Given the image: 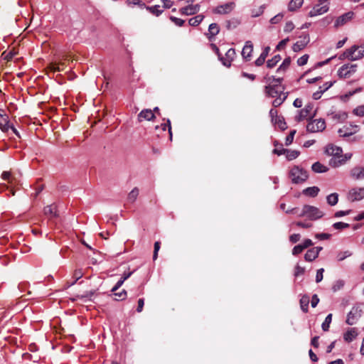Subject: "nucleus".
Returning <instances> with one entry per match:
<instances>
[{
	"mask_svg": "<svg viewBox=\"0 0 364 364\" xmlns=\"http://www.w3.org/2000/svg\"><path fill=\"white\" fill-rule=\"evenodd\" d=\"M289 178L292 183H300L305 181L308 178L307 172L299 166H294L289 171Z\"/></svg>",
	"mask_w": 364,
	"mask_h": 364,
	"instance_id": "obj_3",
	"label": "nucleus"
},
{
	"mask_svg": "<svg viewBox=\"0 0 364 364\" xmlns=\"http://www.w3.org/2000/svg\"><path fill=\"white\" fill-rule=\"evenodd\" d=\"M286 212L287 213H298L299 217H306L311 220H316L324 215V213L319 208L309 205H304L299 213L295 208L290 210H287Z\"/></svg>",
	"mask_w": 364,
	"mask_h": 364,
	"instance_id": "obj_1",
	"label": "nucleus"
},
{
	"mask_svg": "<svg viewBox=\"0 0 364 364\" xmlns=\"http://www.w3.org/2000/svg\"><path fill=\"white\" fill-rule=\"evenodd\" d=\"M272 122L275 124H277L279 128L282 130H284L287 128V124L284 122V119L282 116H279L277 119H274V121Z\"/></svg>",
	"mask_w": 364,
	"mask_h": 364,
	"instance_id": "obj_38",
	"label": "nucleus"
},
{
	"mask_svg": "<svg viewBox=\"0 0 364 364\" xmlns=\"http://www.w3.org/2000/svg\"><path fill=\"white\" fill-rule=\"evenodd\" d=\"M358 336L355 328H353L348 330L343 336L346 341L350 342Z\"/></svg>",
	"mask_w": 364,
	"mask_h": 364,
	"instance_id": "obj_25",
	"label": "nucleus"
},
{
	"mask_svg": "<svg viewBox=\"0 0 364 364\" xmlns=\"http://www.w3.org/2000/svg\"><path fill=\"white\" fill-rule=\"evenodd\" d=\"M350 226L348 223H343V222H337L333 224V227L334 229L341 230L345 228H347Z\"/></svg>",
	"mask_w": 364,
	"mask_h": 364,
	"instance_id": "obj_47",
	"label": "nucleus"
},
{
	"mask_svg": "<svg viewBox=\"0 0 364 364\" xmlns=\"http://www.w3.org/2000/svg\"><path fill=\"white\" fill-rule=\"evenodd\" d=\"M283 17H284L283 14L279 13L270 19V23L272 24L278 23L279 22H280L282 20Z\"/></svg>",
	"mask_w": 364,
	"mask_h": 364,
	"instance_id": "obj_50",
	"label": "nucleus"
},
{
	"mask_svg": "<svg viewBox=\"0 0 364 364\" xmlns=\"http://www.w3.org/2000/svg\"><path fill=\"white\" fill-rule=\"evenodd\" d=\"M112 293H113V295L115 296V299L117 301H123L127 296V293L124 289H123L122 291L118 292V293L116 291L112 292Z\"/></svg>",
	"mask_w": 364,
	"mask_h": 364,
	"instance_id": "obj_44",
	"label": "nucleus"
},
{
	"mask_svg": "<svg viewBox=\"0 0 364 364\" xmlns=\"http://www.w3.org/2000/svg\"><path fill=\"white\" fill-rule=\"evenodd\" d=\"M155 118L153 111L150 109H145L141 110L138 114V121L142 122L143 120H152Z\"/></svg>",
	"mask_w": 364,
	"mask_h": 364,
	"instance_id": "obj_17",
	"label": "nucleus"
},
{
	"mask_svg": "<svg viewBox=\"0 0 364 364\" xmlns=\"http://www.w3.org/2000/svg\"><path fill=\"white\" fill-rule=\"evenodd\" d=\"M353 14H354L353 12L350 11V12L346 13V14L340 16L336 20L334 26L338 28L339 26H341L346 24L347 22H348L350 20L352 19Z\"/></svg>",
	"mask_w": 364,
	"mask_h": 364,
	"instance_id": "obj_15",
	"label": "nucleus"
},
{
	"mask_svg": "<svg viewBox=\"0 0 364 364\" xmlns=\"http://www.w3.org/2000/svg\"><path fill=\"white\" fill-rule=\"evenodd\" d=\"M352 156V154H346L344 156L342 155V156L338 157V161H336V159L333 161V159L331 160V164H333L334 166H340L343 164H344L346 161H347L348 159H350Z\"/></svg>",
	"mask_w": 364,
	"mask_h": 364,
	"instance_id": "obj_24",
	"label": "nucleus"
},
{
	"mask_svg": "<svg viewBox=\"0 0 364 364\" xmlns=\"http://www.w3.org/2000/svg\"><path fill=\"white\" fill-rule=\"evenodd\" d=\"M331 115L333 119L338 122H343L347 118V114L345 112H332Z\"/></svg>",
	"mask_w": 364,
	"mask_h": 364,
	"instance_id": "obj_40",
	"label": "nucleus"
},
{
	"mask_svg": "<svg viewBox=\"0 0 364 364\" xmlns=\"http://www.w3.org/2000/svg\"><path fill=\"white\" fill-rule=\"evenodd\" d=\"M313 109L314 105L312 104L309 103L306 105L302 109L297 111V114L294 117L295 121L299 122L304 119L313 117L315 115Z\"/></svg>",
	"mask_w": 364,
	"mask_h": 364,
	"instance_id": "obj_4",
	"label": "nucleus"
},
{
	"mask_svg": "<svg viewBox=\"0 0 364 364\" xmlns=\"http://www.w3.org/2000/svg\"><path fill=\"white\" fill-rule=\"evenodd\" d=\"M139 190L138 188L135 187L128 194V196H127V200L129 202V203H134L136 201L138 196H139Z\"/></svg>",
	"mask_w": 364,
	"mask_h": 364,
	"instance_id": "obj_30",
	"label": "nucleus"
},
{
	"mask_svg": "<svg viewBox=\"0 0 364 364\" xmlns=\"http://www.w3.org/2000/svg\"><path fill=\"white\" fill-rule=\"evenodd\" d=\"M327 203L329 205L333 206L338 203V194L336 193H331L326 197Z\"/></svg>",
	"mask_w": 364,
	"mask_h": 364,
	"instance_id": "obj_31",
	"label": "nucleus"
},
{
	"mask_svg": "<svg viewBox=\"0 0 364 364\" xmlns=\"http://www.w3.org/2000/svg\"><path fill=\"white\" fill-rule=\"evenodd\" d=\"M240 21L237 18H232L225 21V26L228 30H232L235 28L239 24Z\"/></svg>",
	"mask_w": 364,
	"mask_h": 364,
	"instance_id": "obj_32",
	"label": "nucleus"
},
{
	"mask_svg": "<svg viewBox=\"0 0 364 364\" xmlns=\"http://www.w3.org/2000/svg\"><path fill=\"white\" fill-rule=\"evenodd\" d=\"M312 170L316 173H324L328 168L319 162L314 163L311 166Z\"/></svg>",
	"mask_w": 364,
	"mask_h": 364,
	"instance_id": "obj_34",
	"label": "nucleus"
},
{
	"mask_svg": "<svg viewBox=\"0 0 364 364\" xmlns=\"http://www.w3.org/2000/svg\"><path fill=\"white\" fill-rule=\"evenodd\" d=\"M318 302H319L318 296H317V294H314L312 296V299H311V306L313 308H315L317 306V304H318Z\"/></svg>",
	"mask_w": 364,
	"mask_h": 364,
	"instance_id": "obj_64",
	"label": "nucleus"
},
{
	"mask_svg": "<svg viewBox=\"0 0 364 364\" xmlns=\"http://www.w3.org/2000/svg\"><path fill=\"white\" fill-rule=\"evenodd\" d=\"M309 297L307 295H304L300 299V306L301 310L304 313H307L309 310Z\"/></svg>",
	"mask_w": 364,
	"mask_h": 364,
	"instance_id": "obj_29",
	"label": "nucleus"
},
{
	"mask_svg": "<svg viewBox=\"0 0 364 364\" xmlns=\"http://www.w3.org/2000/svg\"><path fill=\"white\" fill-rule=\"evenodd\" d=\"M318 257L317 251L313 248L309 250L304 255V259L307 262H312Z\"/></svg>",
	"mask_w": 364,
	"mask_h": 364,
	"instance_id": "obj_27",
	"label": "nucleus"
},
{
	"mask_svg": "<svg viewBox=\"0 0 364 364\" xmlns=\"http://www.w3.org/2000/svg\"><path fill=\"white\" fill-rule=\"evenodd\" d=\"M9 129L10 125L9 124L8 118L1 117L0 118V129L4 132H6Z\"/></svg>",
	"mask_w": 364,
	"mask_h": 364,
	"instance_id": "obj_33",
	"label": "nucleus"
},
{
	"mask_svg": "<svg viewBox=\"0 0 364 364\" xmlns=\"http://www.w3.org/2000/svg\"><path fill=\"white\" fill-rule=\"evenodd\" d=\"M347 198L351 202L362 200L364 198V187L351 188L348 193Z\"/></svg>",
	"mask_w": 364,
	"mask_h": 364,
	"instance_id": "obj_11",
	"label": "nucleus"
},
{
	"mask_svg": "<svg viewBox=\"0 0 364 364\" xmlns=\"http://www.w3.org/2000/svg\"><path fill=\"white\" fill-rule=\"evenodd\" d=\"M309 42V36H305L300 41H296L292 46V50L294 52H299L303 50Z\"/></svg>",
	"mask_w": 364,
	"mask_h": 364,
	"instance_id": "obj_20",
	"label": "nucleus"
},
{
	"mask_svg": "<svg viewBox=\"0 0 364 364\" xmlns=\"http://www.w3.org/2000/svg\"><path fill=\"white\" fill-rule=\"evenodd\" d=\"M358 126L350 124V126H344L339 129L338 133L341 137H347L358 132Z\"/></svg>",
	"mask_w": 364,
	"mask_h": 364,
	"instance_id": "obj_12",
	"label": "nucleus"
},
{
	"mask_svg": "<svg viewBox=\"0 0 364 364\" xmlns=\"http://www.w3.org/2000/svg\"><path fill=\"white\" fill-rule=\"evenodd\" d=\"M343 56L350 60H357L362 58L364 57V45L360 46H353L343 53Z\"/></svg>",
	"mask_w": 364,
	"mask_h": 364,
	"instance_id": "obj_2",
	"label": "nucleus"
},
{
	"mask_svg": "<svg viewBox=\"0 0 364 364\" xmlns=\"http://www.w3.org/2000/svg\"><path fill=\"white\" fill-rule=\"evenodd\" d=\"M253 51V44L250 41H246L242 50V55L245 60H250Z\"/></svg>",
	"mask_w": 364,
	"mask_h": 364,
	"instance_id": "obj_16",
	"label": "nucleus"
},
{
	"mask_svg": "<svg viewBox=\"0 0 364 364\" xmlns=\"http://www.w3.org/2000/svg\"><path fill=\"white\" fill-rule=\"evenodd\" d=\"M351 255H352L351 252H350L348 250L343 252H340L337 255V259L338 261H343L346 258L351 256Z\"/></svg>",
	"mask_w": 364,
	"mask_h": 364,
	"instance_id": "obj_48",
	"label": "nucleus"
},
{
	"mask_svg": "<svg viewBox=\"0 0 364 364\" xmlns=\"http://www.w3.org/2000/svg\"><path fill=\"white\" fill-rule=\"evenodd\" d=\"M1 178L4 181H8L9 183H12L14 180V178L9 171H4L1 174Z\"/></svg>",
	"mask_w": 364,
	"mask_h": 364,
	"instance_id": "obj_46",
	"label": "nucleus"
},
{
	"mask_svg": "<svg viewBox=\"0 0 364 364\" xmlns=\"http://www.w3.org/2000/svg\"><path fill=\"white\" fill-rule=\"evenodd\" d=\"M304 272H305L304 268L301 267H300L299 265L297 264L295 267L294 275H295V277H298L299 275L303 274L304 273Z\"/></svg>",
	"mask_w": 364,
	"mask_h": 364,
	"instance_id": "obj_63",
	"label": "nucleus"
},
{
	"mask_svg": "<svg viewBox=\"0 0 364 364\" xmlns=\"http://www.w3.org/2000/svg\"><path fill=\"white\" fill-rule=\"evenodd\" d=\"M295 134H296V130H292L290 132L289 134L285 139V145L286 146H289L292 143Z\"/></svg>",
	"mask_w": 364,
	"mask_h": 364,
	"instance_id": "obj_49",
	"label": "nucleus"
},
{
	"mask_svg": "<svg viewBox=\"0 0 364 364\" xmlns=\"http://www.w3.org/2000/svg\"><path fill=\"white\" fill-rule=\"evenodd\" d=\"M290 63H291V58L289 57L285 58L284 60L283 63H282V65L277 70V73L284 72L289 68Z\"/></svg>",
	"mask_w": 364,
	"mask_h": 364,
	"instance_id": "obj_41",
	"label": "nucleus"
},
{
	"mask_svg": "<svg viewBox=\"0 0 364 364\" xmlns=\"http://www.w3.org/2000/svg\"><path fill=\"white\" fill-rule=\"evenodd\" d=\"M326 154L335 157L342 156L343 150L341 147L333 144H328L326 147Z\"/></svg>",
	"mask_w": 364,
	"mask_h": 364,
	"instance_id": "obj_14",
	"label": "nucleus"
},
{
	"mask_svg": "<svg viewBox=\"0 0 364 364\" xmlns=\"http://www.w3.org/2000/svg\"><path fill=\"white\" fill-rule=\"evenodd\" d=\"M43 213L45 215L49 217L50 219L58 217L57 205L55 203L46 205L43 209Z\"/></svg>",
	"mask_w": 364,
	"mask_h": 364,
	"instance_id": "obj_18",
	"label": "nucleus"
},
{
	"mask_svg": "<svg viewBox=\"0 0 364 364\" xmlns=\"http://www.w3.org/2000/svg\"><path fill=\"white\" fill-rule=\"evenodd\" d=\"M281 60L279 55H274L272 58L269 59L267 62V66L269 68H274Z\"/></svg>",
	"mask_w": 364,
	"mask_h": 364,
	"instance_id": "obj_39",
	"label": "nucleus"
},
{
	"mask_svg": "<svg viewBox=\"0 0 364 364\" xmlns=\"http://www.w3.org/2000/svg\"><path fill=\"white\" fill-rule=\"evenodd\" d=\"M350 176L355 180L364 178V167L355 166L350 171Z\"/></svg>",
	"mask_w": 364,
	"mask_h": 364,
	"instance_id": "obj_21",
	"label": "nucleus"
},
{
	"mask_svg": "<svg viewBox=\"0 0 364 364\" xmlns=\"http://www.w3.org/2000/svg\"><path fill=\"white\" fill-rule=\"evenodd\" d=\"M353 113L357 116H364V105L358 107L354 109Z\"/></svg>",
	"mask_w": 364,
	"mask_h": 364,
	"instance_id": "obj_58",
	"label": "nucleus"
},
{
	"mask_svg": "<svg viewBox=\"0 0 364 364\" xmlns=\"http://www.w3.org/2000/svg\"><path fill=\"white\" fill-rule=\"evenodd\" d=\"M319 191L320 189L317 186H312L306 188L303 192L306 196L316 197L318 194Z\"/></svg>",
	"mask_w": 364,
	"mask_h": 364,
	"instance_id": "obj_28",
	"label": "nucleus"
},
{
	"mask_svg": "<svg viewBox=\"0 0 364 364\" xmlns=\"http://www.w3.org/2000/svg\"><path fill=\"white\" fill-rule=\"evenodd\" d=\"M350 212H351L350 210H339V211H337L335 213L334 216L336 218H341V217L349 215Z\"/></svg>",
	"mask_w": 364,
	"mask_h": 364,
	"instance_id": "obj_60",
	"label": "nucleus"
},
{
	"mask_svg": "<svg viewBox=\"0 0 364 364\" xmlns=\"http://www.w3.org/2000/svg\"><path fill=\"white\" fill-rule=\"evenodd\" d=\"M308 59H309V55L305 54V55H302L297 60L298 65L303 66V65H306L308 62Z\"/></svg>",
	"mask_w": 364,
	"mask_h": 364,
	"instance_id": "obj_51",
	"label": "nucleus"
},
{
	"mask_svg": "<svg viewBox=\"0 0 364 364\" xmlns=\"http://www.w3.org/2000/svg\"><path fill=\"white\" fill-rule=\"evenodd\" d=\"M294 28V25L292 21H287L284 27L285 33H289Z\"/></svg>",
	"mask_w": 364,
	"mask_h": 364,
	"instance_id": "obj_53",
	"label": "nucleus"
},
{
	"mask_svg": "<svg viewBox=\"0 0 364 364\" xmlns=\"http://www.w3.org/2000/svg\"><path fill=\"white\" fill-rule=\"evenodd\" d=\"M235 57V50L234 48H230L225 53V57H220V60L222 61V63L229 68L231 65V62Z\"/></svg>",
	"mask_w": 364,
	"mask_h": 364,
	"instance_id": "obj_13",
	"label": "nucleus"
},
{
	"mask_svg": "<svg viewBox=\"0 0 364 364\" xmlns=\"http://www.w3.org/2000/svg\"><path fill=\"white\" fill-rule=\"evenodd\" d=\"M63 65V63H53L50 64V68L54 72L60 71L61 70L60 66Z\"/></svg>",
	"mask_w": 364,
	"mask_h": 364,
	"instance_id": "obj_56",
	"label": "nucleus"
},
{
	"mask_svg": "<svg viewBox=\"0 0 364 364\" xmlns=\"http://www.w3.org/2000/svg\"><path fill=\"white\" fill-rule=\"evenodd\" d=\"M83 276V272L81 269H75L73 273L74 281L70 284V285H74L77 280L82 278Z\"/></svg>",
	"mask_w": 364,
	"mask_h": 364,
	"instance_id": "obj_45",
	"label": "nucleus"
},
{
	"mask_svg": "<svg viewBox=\"0 0 364 364\" xmlns=\"http://www.w3.org/2000/svg\"><path fill=\"white\" fill-rule=\"evenodd\" d=\"M327 1L328 0H319L318 3L309 11V16L314 17L326 13L329 9Z\"/></svg>",
	"mask_w": 364,
	"mask_h": 364,
	"instance_id": "obj_7",
	"label": "nucleus"
},
{
	"mask_svg": "<svg viewBox=\"0 0 364 364\" xmlns=\"http://www.w3.org/2000/svg\"><path fill=\"white\" fill-rule=\"evenodd\" d=\"M325 128L326 122L323 119L311 120L306 126L307 131L312 133L322 132Z\"/></svg>",
	"mask_w": 364,
	"mask_h": 364,
	"instance_id": "obj_9",
	"label": "nucleus"
},
{
	"mask_svg": "<svg viewBox=\"0 0 364 364\" xmlns=\"http://www.w3.org/2000/svg\"><path fill=\"white\" fill-rule=\"evenodd\" d=\"M170 19L178 26H182L185 23L184 20L175 16H171Z\"/></svg>",
	"mask_w": 364,
	"mask_h": 364,
	"instance_id": "obj_54",
	"label": "nucleus"
},
{
	"mask_svg": "<svg viewBox=\"0 0 364 364\" xmlns=\"http://www.w3.org/2000/svg\"><path fill=\"white\" fill-rule=\"evenodd\" d=\"M363 314L362 308L360 305L354 306L347 315L346 323L348 325L355 324L361 317Z\"/></svg>",
	"mask_w": 364,
	"mask_h": 364,
	"instance_id": "obj_8",
	"label": "nucleus"
},
{
	"mask_svg": "<svg viewBox=\"0 0 364 364\" xmlns=\"http://www.w3.org/2000/svg\"><path fill=\"white\" fill-rule=\"evenodd\" d=\"M299 154L300 152L299 151L287 149L285 155L287 160L291 161L296 159L299 156Z\"/></svg>",
	"mask_w": 364,
	"mask_h": 364,
	"instance_id": "obj_35",
	"label": "nucleus"
},
{
	"mask_svg": "<svg viewBox=\"0 0 364 364\" xmlns=\"http://www.w3.org/2000/svg\"><path fill=\"white\" fill-rule=\"evenodd\" d=\"M265 93L268 97L274 98L288 94L284 92V88L282 85L273 84L265 87Z\"/></svg>",
	"mask_w": 364,
	"mask_h": 364,
	"instance_id": "obj_6",
	"label": "nucleus"
},
{
	"mask_svg": "<svg viewBox=\"0 0 364 364\" xmlns=\"http://www.w3.org/2000/svg\"><path fill=\"white\" fill-rule=\"evenodd\" d=\"M358 65L347 63L343 65L338 70V75L340 78L350 77L357 71Z\"/></svg>",
	"mask_w": 364,
	"mask_h": 364,
	"instance_id": "obj_5",
	"label": "nucleus"
},
{
	"mask_svg": "<svg viewBox=\"0 0 364 364\" xmlns=\"http://www.w3.org/2000/svg\"><path fill=\"white\" fill-rule=\"evenodd\" d=\"M264 6H261L259 7L258 9H253L252 11V17H258L261 14H263L264 12Z\"/></svg>",
	"mask_w": 364,
	"mask_h": 364,
	"instance_id": "obj_52",
	"label": "nucleus"
},
{
	"mask_svg": "<svg viewBox=\"0 0 364 364\" xmlns=\"http://www.w3.org/2000/svg\"><path fill=\"white\" fill-rule=\"evenodd\" d=\"M200 10L198 4H189L181 9V13L184 15L191 16L197 14Z\"/></svg>",
	"mask_w": 364,
	"mask_h": 364,
	"instance_id": "obj_19",
	"label": "nucleus"
},
{
	"mask_svg": "<svg viewBox=\"0 0 364 364\" xmlns=\"http://www.w3.org/2000/svg\"><path fill=\"white\" fill-rule=\"evenodd\" d=\"M132 272H124L122 275L120 279L116 283V284L112 287L111 291L114 292L117 291L124 284V282L129 279L131 275L132 274Z\"/></svg>",
	"mask_w": 364,
	"mask_h": 364,
	"instance_id": "obj_22",
	"label": "nucleus"
},
{
	"mask_svg": "<svg viewBox=\"0 0 364 364\" xmlns=\"http://www.w3.org/2000/svg\"><path fill=\"white\" fill-rule=\"evenodd\" d=\"M303 250H304L303 247L301 246V244H299V245L294 246V247L292 250V254L294 255H297L300 254Z\"/></svg>",
	"mask_w": 364,
	"mask_h": 364,
	"instance_id": "obj_61",
	"label": "nucleus"
},
{
	"mask_svg": "<svg viewBox=\"0 0 364 364\" xmlns=\"http://www.w3.org/2000/svg\"><path fill=\"white\" fill-rule=\"evenodd\" d=\"M204 16L203 15H197L189 19L188 23L192 26H196L199 25L201 21L203 20Z\"/></svg>",
	"mask_w": 364,
	"mask_h": 364,
	"instance_id": "obj_36",
	"label": "nucleus"
},
{
	"mask_svg": "<svg viewBox=\"0 0 364 364\" xmlns=\"http://www.w3.org/2000/svg\"><path fill=\"white\" fill-rule=\"evenodd\" d=\"M295 225L302 228H309L312 227V223L306 222H296Z\"/></svg>",
	"mask_w": 364,
	"mask_h": 364,
	"instance_id": "obj_62",
	"label": "nucleus"
},
{
	"mask_svg": "<svg viewBox=\"0 0 364 364\" xmlns=\"http://www.w3.org/2000/svg\"><path fill=\"white\" fill-rule=\"evenodd\" d=\"M92 295H93V292L90 291V292L86 293L85 294H83L81 296H77V297L84 301H86L87 300H90Z\"/></svg>",
	"mask_w": 364,
	"mask_h": 364,
	"instance_id": "obj_57",
	"label": "nucleus"
},
{
	"mask_svg": "<svg viewBox=\"0 0 364 364\" xmlns=\"http://www.w3.org/2000/svg\"><path fill=\"white\" fill-rule=\"evenodd\" d=\"M287 97V94L284 95L282 96H279L278 97H274L275 99L272 102V105L274 107H277L280 106L285 101Z\"/></svg>",
	"mask_w": 364,
	"mask_h": 364,
	"instance_id": "obj_43",
	"label": "nucleus"
},
{
	"mask_svg": "<svg viewBox=\"0 0 364 364\" xmlns=\"http://www.w3.org/2000/svg\"><path fill=\"white\" fill-rule=\"evenodd\" d=\"M315 237L318 240H328L331 237V235L328 233H317L315 235Z\"/></svg>",
	"mask_w": 364,
	"mask_h": 364,
	"instance_id": "obj_59",
	"label": "nucleus"
},
{
	"mask_svg": "<svg viewBox=\"0 0 364 364\" xmlns=\"http://www.w3.org/2000/svg\"><path fill=\"white\" fill-rule=\"evenodd\" d=\"M304 3V0H291L288 5V9L290 11H294L300 8Z\"/></svg>",
	"mask_w": 364,
	"mask_h": 364,
	"instance_id": "obj_26",
	"label": "nucleus"
},
{
	"mask_svg": "<svg viewBox=\"0 0 364 364\" xmlns=\"http://www.w3.org/2000/svg\"><path fill=\"white\" fill-rule=\"evenodd\" d=\"M220 32V28L218 25L215 23H213L209 25L208 27V38L211 39L212 38L215 37L216 35H218Z\"/></svg>",
	"mask_w": 364,
	"mask_h": 364,
	"instance_id": "obj_23",
	"label": "nucleus"
},
{
	"mask_svg": "<svg viewBox=\"0 0 364 364\" xmlns=\"http://www.w3.org/2000/svg\"><path fill=\"white\" fill-rule=\"evenodd\" d=\"M146 9L149 10L151 14L156 15V16H159L163 12V10L161 9V6L159 5L148 6L146 7Z\"/></svg>",
	"mask_w": 364,
	"mask_h": 364,
	"instance_id": "obj_42",
	"label": "nucleus"
},
{
	"mask_svg": "<svg viewBox=\"0 0 364 364\" xmlns=\"http://www.w3.org/2000/svg\"><path fill=\"white\" fill-rule=\"evenodd\" d=\"M332 314H329L326 317L324 321L321 324V328L323 331H328L329 330L330 324L332 321Z\"/></svg>",
	"mask_w": 364,
	"mask_h": 364,
	"instance_id": "obj_37",
	"label": "nucleus"
},
{
	"mask_svg": "<svg viewBox=\"0 0 364 364\" xmlns=\"http://www.w3.org/2000/svg\"><path fill=\"white\" fill-rule=\"evenodd\" d=\"M235 2H228L218 5L213 9V14L220 15H226L230 14L235 9Z\"/></svg>",
	"mask_w": 364,
	"mask_h": 364,
	"instance_id": "obj_10",
	"label": "nucleus"
},
{
	"mask_svg": "<svg viewBox=\"0 0 364 364\" xmlns=\"http://www.w3.org/2000/svg\"><path fill=\"white\" fill-rule=\"evenodd\" d=\"M323 272H324L323 268H321L317 270L316 275V283H318L322 281Z\"/></svg>",
	"mask_w": 364,
	"mask_h": 364,
	"instance_id": "obj_55",
	"label": "nucleus"
}]
</instances>
